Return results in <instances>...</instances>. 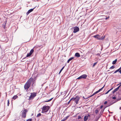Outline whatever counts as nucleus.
<instances>
[{
    "label": "nucleus",
    "mask_w": 121,
    "mask_h": 121,
    "mask_svg": "<svg viewBox=\"0 0 121 121\" xmlns=\"http://www.w3.org/2000/svg\"><path fill=\"white\" fill-rule=\"evenodd\" d=\"M103 105H101L100 106V108L101 109L103 107Z\"/></svg>",
    "instance_id": "obj_41"
},
{
    "label": "nucleus",
    "mask_w": 121,
    "mask_h": 121,
    "mask_svg": "<svg viewBox=\"0 0 121 121\" xmlns=\"http://www.w3.org/2000/svg\"><path fill=\"white\" fill-rule=\"evenodd\" d=\"M53 98H52L51 99H50L48 100L45 101V102H49V101H51L52 100V99H53Z\"/></svg>",
    "instance_id": "obj_25"
},
{
    "label": "nucleus",
    "mask_w": 121,
    "mask_h": 121,
    "mask_svg": "<svg viewBox=\"0 0 121 121\" xmlns=\"http://www.w3.org/2000/svg\"><path fill=\"white\" fill-rule=\"evenodd\" d=\"M53 98H52L51 99H50L48 100L45 101V102H49V101H51L52 100V99H53Z\"/></svg>",
    "instance_id": "obj_24"
},
{
    "label": "nucleus",
    "mask_w": 121,
    "mask_h": 121,
    "mask_svg": "<svg viewBox=\"0 0 121 121\" xmlns=\"http://www.w3.org/2000/svg\"><path fill=\"white\" fill-rule=\"evenodd\" d=\"M64 67V66L63 67L62 69H61L60 70V72L59 73V74L62 71V70L63 69Z\"/></svg>",
    "instance_id": "obj_22"
},
{
    "label": "nucleus",
    "mask_w": 121,
    "mask_h": 121,
    "mask_svg": "<svg viewBox=\"0 0 121 121\" xmlns=\"http://www.w3.org/2000/svg\"><path fill=\"white\" fill-rule=\"evenodd\" d=\"M18 97V96L17 95L14 96L13 97V99H15Z\"/></svg>",
    "instance_id": "obj_17"
},
{
    "label": "nucleus",
    "mask_w": 121,
    "mask_h": 121,
    "mask_svg": "<svg viewBox=\"0 0 121 121\" xmlns=\"http://www.w3.org/2000/svg\"><path fill=\"white\" fill-rule=\"evenodd\" d=\"M116 91H115V90H114L112 92V93L113 94H114L115 93V92Z\"/></svg>",
    "instance_id": "obj_39"
},
{
    "label": "nucleus",
    "mask_w": 121,
    "mask_h": 121,
    "mask_svg": "<svg viewBox=\"0 0 121 121\" xmlns=\"http://www.w3.org/2000/svg\"><path fill=\"white\" fill-rule=\"evenodd\" d=\"M119 73L121 74V68L120 69L119 71Z\"/></svg>",
    "instance_id": "obj_37"
},
{
    "label": "nucleus",
    "mask_w": 121,
    "mask_h": 121,
    "mask_svg": "<svg viewBox=\"0 0 121 121\" xmlns=\"http://www.w3.org/2000/svg\"><path fill=\"white\" fill-rule=\"evenodd\" d=\"M107 101H105L104 103V104H107Z\"/></svg>",
    "instance_id": "obj_38"
},
{
    "label": "nucleus",
    "mask_w": 121,
    "mask_h": 121,
    "mask_svg": "<svg viewBox=\"0 0 121 121\" xmlns=\"http://www.w3.org/2000/svg\"><path fill=\"white\" fill-rule=\"evenodd\" d=\"M93 37H94L96 38L98 40H102L103 39H102V38H100V36L98 35H96L94 36H93Z\"/></svg>",
    "instance_id": "obj_8"
},
{
    "label": "nucleus",
    "mask_w": 121,
    "mask_h": 121,
    "mask_svg": "<svg viewBox=\"0 0 121 121\" xmlns=\"http://www.w3.org/2000/svg\"><path fill=\"white\" fill-rule=\"evenodd\" d=\"M74 58V57H72L70 58L67 61V63H69V61L72 60Z\"/></svg>",
    "instance_id": "obj_14"
},
{
    "label": "nucleus",
    "mask_w": 121,
    "mask_h": 121,
    "mask_svg": "<svg viewBox=\"0 0 121 121\" xmlns=\"http://www.w3.org/2000/svg\"><path fill=\"white\" fill-rule=\"evenodd\" d=\"M9 100H8V106H9Z\"/></svg>",
    "instance_id": "obj_35"
},
{
    "label": "nucleus",
    "mask_w": 121,
    "mask_h": 121,
    "mask_svg": "<svg viewBox=\"0 0 121 121\" xmlns=\"http://www.w3.org/2000/svg\"><path fill=\"white\" fill-rule=\"evenodd\" d=\"M121 68V67H120V68L118 69L117 70H116L113 73V74L115 73H116L118 71H119L120 70Z\"/></svg>",
    "instance_id": "obj_19"
},
{
    "label": "nucleus",
    "mask_w": 121,
    "mask_h": 121,
    "mask_svg": "<svg viewBox=\"0 0 121 121\" xmlns=\"http://www.w3.org/2000/svg\"><path fill=\"white\" fill-rule=\"evenodd\" d=\"M41 114L40 113H39V114H38L36 116V117H39L41 116Z\"/></svg>",
    "instance_id": "obj_23"
},
{
    "label": "nucleus",
    "mask_w": 121,
    "mask_h": 121,
    "mask_svg": "<svg viewBox=\"0 0 121 121\" xmlns=\"http://www.w3.org/2000/svg\"><path fill=\"white\" fill-rule=\"evenodd\" d=\"M75 56L77 57H79L80 56L78 52L76 53H75Z\"/></svg>",
    "instance_id": "obj_13"
},
{
    "label": "nucleus",
    "mask_w": 121,
    "mask_h": 121,
    "mask_svg": "<svg viewBox=\"0 0 121 121\" xmlns=\"http://www.w3.org/2000/svg\"><path fill=\"white\" fill-rule=\"evenodd\" d=\"M79 30V29L78 27H75L74 28L73 32L76 33Z\"/></svg>",
    "instance_id": "obj_6"
},
{
    "label": "nucleus",
    "mask_w": 121,
    "mask_h": 121,
    "mask_svg": "<svg viewBox=\"0 0 121 121\" xmlns=\"http://www.w3.org/2000/svg\"><path fill=\"white\" fill-rule=\"evenodd\" d=\"M112 72H110V73H112Z\"/></svg>",
    "instance_id": "obj_50"
},
{
    "label": "nucleus",
    "mask_w": 121,
    "mask_h": 121,
    "mask_svg": "<svg viewBox=\"0 0 121 121\" xmlns=\"http://www.w3.org/2000/svg\"><path fill=\"white\" fill-rule=\"evenodd\" d=\"M82 78V76H80V77H78L77 78V79H81Z\"/></svg>",
    "instance_id": "obj_28"
},
{
    "label": "nucleus",
    "mask_w": 121,
    "mask_h": 121,
    "mask_svg": "<svg viewBox=\"0 0 121 121\" xmlns=\"http://www.w3.org/2000/svg\"><path fill=\"white\" fill-rule=\"evenodd\" d=\"M35 8H34L33 9H30V10H29L26 13L27 15L28 14L31 12L32 11H33L34 9H35Z\"/></svg>",
    "instance_id": "obj_9"
},
{
    "label": "nucleus",
    "mask_w": 121,
    "mask_h": 121,
    "mask_svg": "<svg viewBox=\"0 0 121 121\" xmlns=\"http://www.w3.org/2000/svg\"><path fill=\"white\" fill-rule=\"evenodd\" d=\"M118 100H118L116 102H117V101H118Z\"/></svg>",
    "instance_id": "obj_51"
},
{
    "label": "nucleus",
    "mask_w": 121,
    "mask_h": 121,
    "mask_svg": "<svg viewBox=\"0 0 121 121\" xmlns=\"http://www.w3.org/2000/svg\"><path fill=\"white\" fill-rule=\"evenodd\" d=\"M42 110V113H44L47 112L49 109V107L48 106H44L42 108H41Z\"/></svg>",
    "instance_id": "obj_2"
},
{
    "label": "nucleus",
    "mask_w": 121,
    "mask_h": 121,
    "mask_svg": "<svg viewBox=\"0 0 121 121\" xmlns=\"http://www.w3.org/2000/svg\"><path fill=\"white\" fill-rule=\"evenodd\" d=\"M36 95V93L35 92L31 93L29 97V99L31 100L33 99Z\"/></svg>",
    "instance_id": "obj_4"
},
{
    "label": "nucleus",
    "mask_w": 121,
    "mask_h": 121,
    "mask_svg": "<svg viewBox=\"0 0 121 121\" xmlns=\"http://www.w3.org/2000/svg\"><path fill=\"white\" fill-rule=\"evenodd\" d=\"M98 112V110L97 109H96L95 111V113L96 114H97Z\"/></svg>",
    "instance_id": "obj_26"
},
{
    "label": "nucleus",
    "mask_w": 121,
    "mask_h": 121,
    "mask_svg": "<svg viewBox=\"0 0 121 121\" xmlns=\"http://www.w3.org/2000/svg\"><path fill=\"white\" fill-rule=\"evenodd\" d=\"M109 18V17L108 16V17H106L105 19L106 20H107V19H108V18Z\"/></svg>",
    "instance_id": "obj_36"
},
{
    "label": "nucleus",
    "mask_w": 121,
    "mask_h": 121,
    "mask_svg": "<svg viewBox=\"0 0 121 121\" xmlns=\"http://www.w3.org/2000/svg\"><path fill=\"white\" fill-rule=\"evenodd\" d=\"M71 100H70H70L69 101V102H68V104H69V102H70V101H71Z\"/></svg>",
    "instance_id": "obj_45"
},
{
    "label": "nucleus",
    "mask_w": 121,
    "mask_h": 121,
    "mask_svg": "<svg viewBox=\"0 0 121 121\" xmlns=\"http://www.w3.org/2000/svg\"><path fill=\"white\" fill-rule=\"evenodd\" d=\"M90 116V115H86L84 116V121H86L88 118Z\"/></svg>",
    "instance_id": "obj_10"
},
{
    "label": "nucleus",
    "mask_w": 121,
    "mask_h": 121,
    "mask_svg": "<svg viewBox=\"0 0 121 121\" xmlns=\"http://www.w3.org/2000/svg\"><path fill=\"white\" fill-rule=\"evenodd\" d=\"M32 120L31 119H29L27 120L26 121H31Z\"/></svg>",
    "instance_id": "obj_32"
},
{
    "label": "nucleus",
    "mask_w": 121,
    "mask_h": 121,
    "mask_svg": "<svg viewBox=\"0 0 121 121\" xmlns=\"http://www.w3.org/2000/svg\"><path fill=\"white\" fill-rule=\"evenodd\" d=\"M65 120L63 119V120H62L61 121H64Z\"/></svg>",
    "instance_id": "obj_47"
},
{
    "label": "nucleus",
    "mask_w": 121,
    "mask_h": 121,
    "mask_svg": "<svg viewBox=\"0 0 121 121\" xmlns=\"http://www.w3.org/2000/svg\"><path fill=\"white\" fill-rule=\"evenodd\" d=\"M112 88L110 90H109L105 94H107L108 93V92L110 91L111 90H112Z\"/></svg>",
    "instance_id": "obj_21"
},
{
    "label": "nucleus",
    "mask_w": 121,
    "mask_h": 121,
    "mask_svg": "<svg viewBox=\"0 0 121 121\" xmlns=\"http://www.w3.org/2000/svg\"><path fill=\"white\" fill-rule=\"evenodd\" d=\"M105 86V85L104 86L102 87L101 89H99L98 91H96L95 92V94H96L98 93L99 92H100L102 90V89L104 87V86Z\"/></svg>",
    "instance_id": "obj_11"
},
{
    "label": "nucleus",
    "mask_w": 121,
    "mask_h": 121,
    "mask_svg": "<svg viewBox=\"0 0 121 121\" xmlns=\"http://www.w3.org/2000/svg\"><path fill=\"white\" fill-rule=\"evenodd\" d=\"M4 38V39H3L2 40V41H6V39H7V38H4V37L3 36L2 37V39H3Z\"/></svg>",
    "instance_id": "obj_18"
},
{
    "label": "nucleus",
    "mask_w": 121,
    "mask_h": 121,
    "mask_svg": "<svg viewBox=\"0 0 121 121\" xmlns=\"http://www.w3.org/2000/svg\"><path fill=\"white\" fill-rule=\"evenodd\" d=\"M83 97L85 99H87L88 98H89V97H85L84 96H83Z\"/></svg>",
    "instance_id": "obj_29"
},
{
    "label": "nucleus",
    "mask_w": 121,
    "mask_h": 121,
    "mask_svg": "<svg viewBox=\"0 0 121 121\" xmlns=\"http://www.w3.org/2000/svg\"><path fill=\"white\" fill-rule=\"evenodd\" d=\"M117 61V59H115L112 62V64L113 65L115 64L116 63V62Z\"/></svg>",
    "instance_id": "obj_16"
},
{
    "label": "nucleus",
    "mask_w": 121,
    "mask_h": 121,
    "mask_svg": "<svg viewBox=\"0 0 121 121\" xmlns=\"http://www.w3.org/2000/svg\"><path fill=\"white\" fill-rule=\"evenodd\" d=\"M69 116H67V117H66L64 118V119L65 120H66L69 117Z\"/></svg>",
    "instance_id": "obj_20"
},
{
    "label": "nucleus",
    "mask_w": 121,
    "mask_h": 121,
    "mask_svg": "<svg viewBox=\"0 0 121 121\" xmlns=\"http://www.w3.org/2000/svg\"><path fill=\"white\" fill-rule=\"evenodd\" d=\"M34 51L33 49L31 50L29 53H28L26 56V57H28L30 56L33 52Z\"/></svg>",
    "instance_id": "obj_7"
},
{
    "label": "nucleus",
    "mask_w": 121,
    "mask_h": 121,
    "mask_svg": "<svg viewBox=\"0 0 121 121\" xmlns=\"http://www.w3.org/2000/svg\"><path fill=\"white\" fill-rule=\"evenodd\" d=\"M82 78L86 79L87 77V75L85 74H84L81 75Z\"/></svg>",
    "instance_id": "obj_12"
},
{
    "label": "nucleus",
    "mask_w": 121,
    "mask_h": 121,
    "mask_svg": "<svg viewBox=\"0 0 121 121\" xmlns=\"http://www.w3.org/2000/svg\"><path fill=\"white\" fill-rule=\"evenodd\" d=\"M120 86H120H119L117 88H118V89H119L120 86Z\"/></svg>",
    "instance_id": "obj_40"
},
{
    "label": "nucleus",
    "mask_w": 121,
    "mask_h": 121,
    "mask_svg": "<svg viewBox=\"0 0 121 121\" xmlns=\"http://www.w3.org/2000/svg\"><path fill=\"white\" fill-rule=\"evenodd\" d=\"M80 118H81V116H78V119H79Z\"/></svg>",
    "instance_id": "obj_31"
},
{
    "label": "nucleus",
    "mask_w": 121,
    "mask_h": 121,
    "mask_svg": "<svg viewBox=\"0 0 121 121\" xmlns=\"http://www.w3.org/2000/svg\"><path fill=\"white\" fill-rule=\"evenodd\" d=\"M33 80V78H30L29 79L24 85V88L25 89L27 90L29 88L30 84Z\"/></svg>",
    "instance_id": "obj_1"
},
{
    "label": "nucleus",
    "mask_w": 121,
    "mask_h": 121,
    "mask_svg": "<svg viewBox=\"0 0 121 121\" xmlns=\"http://www.w3.org/2000/svg\"><path fill=\"white\" fill-rule=\"evenodd\" d=\"M115 68L114 66V65H112V66L110 68V69H113Z\"/></svg>",
    "instance_id": "obj_27"
},
{
    "label": "nucleus",
    "mask_w": 121,
    "mask_h": 121,
    "mask_svg": "<svg viewBox=\"0 0 121 121\" xmlns=\"http://www.w3.org/2000/svg\"><path fill=\"white\" fill-rule=\"evenodd\" d=\"M119 84H120V85L121 86V82L118 85H119Z\"/></svg>",
    "instance_id": "obj_46"
},
{
    "label": "nucleus",
    "mask_w": 121,
    "mask_h": 121,
    "mask_svg": "<svg viewBox=\"0 0 121 121\" xmlns=\"http://www.w3.org/2000/svg\"><path fill=\"white\" fill-rule=\"evenodd\" d=\"M97 62H95V63L93 65V67H94L96 65V64H97Z\"/></svg>",
    "instance_id": "obj_30"
},
{
    "label": "nucleus",
    "mask_w": 121,
    "mask_h": 121,
    "mask_svg": "<svg viewBox=\"0 0 121 121\" xmlns=\"http://www.w3.org/2000/svg\"><path fill=\"white\" fill-rule=\"evenodd\" d=\"M118 90V88H116L114 90H115V91L116 92Z\"/></svg>",
    "instance_id": "obj_33"
},
{
    "label": "nucleus",
    "mask_w": 121,
    "mask_h": 121,
    "mask_svg": "<svg viewBox=\"0 0 121 121\" xmlns=\"http://www.w3.org/2000/svg\"><path fill=\"white\" fill-rule=\"evenodd\" d=\"M6 22L7 21H6L5 22H4L3 24V27L4 28H5V25L6 24Z\"/></svg>",
    "instance_id": "obj_15"
},
{
    "label": "nucleus",
    "mask_w": 121,
    "mask_h": 121,
    "mask_svg": "<svg viewBox=\"0 0 121 121\" xmlns=\"http://www.w3.org/2000/svg\"><path fill=\"white\" fill-rule=\"evenodd\" d=\"M120 109L121 110V107H120Z\"/></svg>",
    "instance_id": "obj_48"
},
{
    "label": "nucleus",
    "mask_w": 121,
    "mask_h": 121,
    "mask_svg": "<svg viewBox=\"0 0 121 121\" xmlns=\"http://www.w3.org/2000/svg\"><path fill=\"white\" fill-rule=\"evenodd\" d=\"M80 99V98L78 96H76L75 97H73L70 99V100L74 101L76 104L78 103V101Z\"/></svg>",
    "instance_id": "obj_3"
},
{
    "label": "nucleus",
    "mask_w": 121,
    "mask_h": 121,
    "mask_svg": "<svg viewBox=\"0 0 121 121\" xmlns=\"http://www.w3.org/2000/svg\"><path fill=\"white\" fill-rule=\"evenodd\" d=\"M112 99H116V97L115 96H114L112 97Z\"/></svg>",
    "instance_id": "obj_34"
},
{
    "label": "nucleus",
    "mask_w": 121,
    "mask_h": 121,
    "mask_svg": "<svg viewBox=\"0 0 121 121\" xmlns=\"http://www.w3.org/2000/svg\"><path fill=\"white\" fill-rule=\"evenodd\" d=\"M27 111L26 109H24L21 111L22 112V117L23 118H25L26 117V114Z\"/></svg>",
    "instance_id": "obj_5"
},
{
    "label": "nucleus",
    "mask_w": 121,
    "mask_h": 121,
    "mask_svg": "<svg viewBox=\"0 0 121 121\" xmlns=\"http://www.w3.org/2000/svg\"><path fill=\"white\" fill-rule=\"evenodd\" d=\"M104 38H105V37L104 36L103 37L101 38H102V39H104Z\"/></svg>",
    "instance_id": "obj_42"
},
{
    "label": "nucleus",
    "mask_w": 121,
    "mask_h": 121,
    "mask_svg": "<svg viewBox=\"0 0 121 121\" xmlns=\"http://www.w3.org/2000/svg\"><path fill=\"white\" fill-rule=\"evenodd\" d=\"M95 93H94L92 95V96H93V95H95Z\"/></svg>",
    "instance_id": "obj_44"
},
{
    "label": "nucleus",
    "mask_w": 121,
    "mask_h": 121,
    "mask_svg": "<svg viewBox=\"0 0 121 121\" xmlns=\"http://www.w3.org/2000/svg\"><path fill=\"white\" fill-rule=\"evenodd\" d=\"M72 35H73V34H72V35H71V36H72Z\"/></svg>",
    "instance_id": "obj_49"
},
{
    "label": "nucleus",
    "mask_w": 121,
    "mask_h": 121,
    "mask_svg": "<svg viewBox=\"0 0 121 121\" xmlns=\"http://www.w3.org/2000/svg\"><path fill=\"white\" fill-rule=\"evenodd\" d=\"M92 96H92V95H90V96L88 97H89V98H90V97H91Z\"/></svg>",
    "instance_id": "obj_43"
}]
</instances>
